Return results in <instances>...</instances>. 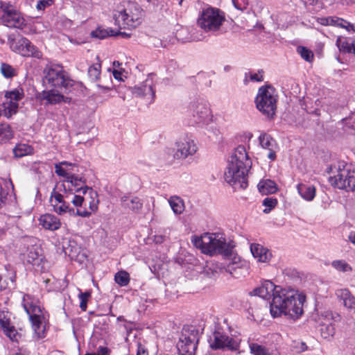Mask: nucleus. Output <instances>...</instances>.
Returning <instances> with one entry per match:
<instances>
[{"mask_svg":"<svg viewBox=\"0 0 355 355\" xmlns=\"http://www.w3.org/2000/svg\"><path fill=\"white\" fill-rule=\"evenodd\" d=\"M305 297L294 290H287L278 286L270 303V313L273 318L282 315L293 320L298 319L303 313Z\"/></svg>","mask_w":355,"mask_h":355,"instance_id":"obj_1","label":"nucleus"},{"mask_svg":"<svg viewBox=\"0 0 355 355\" xmlns=\"http://www.w3.org/2000/svg\"><path fill=\"white\" fill-rule=\"evenodd\" d=\"M252 166L244 146H239L234 150L228 162L227 170L225 172V181L237 189H245L248 184V173Z\"/></svg>","mask_w":355,"mask_h":355,"instance_id":"obj_2","label":"nucleus"},{"mask_svg":"<svg viewBox=\"0 0 355 355\" xmlns=\"http://www.w3.org/2000/svg\"><path fill=\"white\" fill-rule=\"evenodd\" d=\"M193 242L205 254L209 255L222 254L229 257L232 254L234 245L232 242L227 243L225 239L216 234H205L202 237H195Z\"/></svg>","mask_w":355,"mask_h":355,"instance_id":"obj_3","label":"nucleus"},{"mask_svg":"<svg viewBox=\"0 0 355 355\" xmlns=\"http://www.w3.org/2000/svg\"><path fill=\"white\" fill-rule=\"evenodd\" d=\"M143 10L136 2L128 1L121 9L114 10L113 19L114 24L120 29H132L142 22Z\"/></svg>","mask_w":355,"mask_h":355,"instance_id":"obj_4","label":"nucleus"},{"mask_svg":"<svg viewBox=\"0 0 355 355\" xmlns=\"http://www.w3.org/2000/svg\"><path fill=\"white\" fill-rule=\"evenodd\" d=\"M43 83L46 87L69 91L74 82L64 71L62 67L58 64L47 65L43 71Z\"/></svg>","mask_w":355,"mask_h":355,"instance_id":"obj_5","label":"nucleus"},{"mask_svg":"<svg viewBox=\"0 0 355 355\" xmlns=\"http://www.w3.org/2000/svg\"><path fill=\"white\" fill-rule=\"evenodd\" d=\"M277 98L271 86H262L259 89L255 103L257 108L269 119H273L277 109Z\"/></svg>","mask_w":355,"mask_h":355,"instance_id":"obj_6","label":"nucleus"},{"mask_svg":"<svg viewBox=\"0 0 355 355\" xmlns=\"http://www.w3.org/2000/svg\"><path fill=\"white\" fill-rule=\"evenodd\" d=\"M225 20L223 11L216 8L208 7L202 10L197 23L205 32H216L220 29Z\"/></svg>","mask_w":355,"mask_h":355,"instance_id":"obj_7","label":"nucleus"},{"mask_svg":"<svg viewBox=\"0 0 355 355\" xmlns=\"http://www.w3.org/2000/svg\"><path fill=\"white\" fill-rule=\"evenodd\" d=\"M199 341L198 330L193 327L183 328L177 344L180 355H194Z\"/></svg>","mask_w":355,"mask_h":355,"instance_id":"obj_8","label":"nucleus"},{"mask_svg":"<svg viewBox=\"0 0 355 355\" xmlns=\"http://www.w3.org/2000/svg\"><path fill=\"white\" fill-rule=\"evenodd\" d=\"M337 174L330 176V183L340 189H346L347 191H355V171H351L348 166H340L336 168Z\"/></svg>","mask_w":355,"mask_h":355,"instance_id":"obj_9","label":"nucleus"},{"mask_svg":"<svg viewBox=\"0 0 355 355\" xmlns=\"http://www.w3.org/2000/svg\"><path fill=\"white\" fill-rule=\"evenodd\" d=\"M10 49L24 57H34L40 58L42 52L37 49L27 38L19 35L15 37H8Z\"/></svg>","mask_w":355,"mask_h":355,"instance_id":"obj_10","label":"nucleus"},{"mask_svg":"<svg viewBox=\"0 0 355 355\" xmlns=\"http://www.w3.org/2000/svg\"><path fill=\"white\" fill-rule=\"evenodd\" d=\"M71 179L67 178L64 180V182L68 184L67 190H68L69 193H71V194H74L80 191H83V194H86L88 191L89 195L91 198H92V202H89V207L92 211L96 210L97 206L96 203H94V199L98 198L97 192L94 191L92 187L85 185L86 179L84 177H79L74 173H71Z\"/></svg>","mask_w":355,"mask_h":355,"instance_id":"obj_11","label":"nucleus"},{"mask_svg":"<svg viewBox=\"0 0 355 355\" xmlns=\"http://www.w3.org/2000/svg\"><path fill=\"white\" fill-rule=\"evenodd\" d=\"M209 346L213 350L227 349L236 352L239 349L240 343L226 334L216 329L213 333V338H210Z\"/></svg>","mask_w":355,"mask_h":355,"instance_id":"obj_12","label":"nucleus"},{"mask_svg":"<svg viewBox=\"0 0 355 355\" xmlns=\"http://www.w3.org/2000/svg\"><path fill=\"white\" fill-rule=\"evenodd\" d=\"M6 102L3 103L0 106V114L9 119L12 114H16L18 108V101L24 97V92L21 89H15L7 92L5 94Z\"/></svg>","mask_w":355,"mask_h":355,"instance_id":"obj_13","label":"nucleus"},{"mask_svg":"<svg viewBox=\"0 0 355 355\" xmlns=\"http://www.w3.org/2000/svg\"><path fill=\"white\" fill-rule=\"evenodd\" d=\"M3 14L1 17L2 23L10 28L23 29L26 26L25 19L21 13L15 10L12 6H2Z\"/></svg>","mask_w":355,"mask_h":355,"instance_id":"obj_14","label":"nucleus"},{"mask_svg":"<svg viewBox=\"0 0 355 355\" xmlns=\"http://www.w3.org/2000/svg\"><path fill=\"white\" fill-rule=\"evenodd\" d=\"M175 149L173 150V157L178 159H186L194 155L198 147L196 143L191 137H186L180 139L175 143Z\"/></svg>","mask_w":355,"mask_h":355,"instance_id":"obj_15","label":"nucleus"},{"mask_svg":"<svg viewBox=\"0 0 355 355\" xmlns=\"http://www.w3.org/2000/svg\"><path fill=\"white\" fill-rule=\"evenodd\" d=\"M321 318L322 320L320 329V334L324 338L327 339L335 334V327L333 322L340 321L341 317L336 312L325 311L321 313Z\"/></svg>","mask_w":355,"mask_h":355,"instance_id":"obj_16","label":"nucleus"},{"mask_svg":"<svg viewBox=\"0 0 355 355\" xmlns=\"http://www.w3.org/2000/svg\"><path fill=\"white\" fill-rule=\"evenodd\" d=\"M193 121L196 124H204L209 120L210 109L207 102L200 101L192 105Z\"/></svg>","mask_w":355,"mask_h":355,"instance_id":"obj_17","label":"nucleus"},{"mask_svg":"<svg viewBox=\"0 0 355 355\" xmlns=\"http://www.w3.org/2000/svg\"><path fill=\"white\" fill-rule=\"evenodd\" d=\"M131 92L137 97H144L149 100V103L154 102L155 92L153 88L152 80L147 78L138 85L130 88Z\"/></svg>","mask_w":355,"mask_h":355,"instance_id":"obj_18","label":"nucleus"},{"mask_svg":"<svg viewBox=\"0 0 355 355\" xmlns=\"http://www.w3.org/2000/svg\"><path fill=\"white\" fill-rule=\"evenodd\" d=\"M64 90L51 88V89L43 91L42 93V99L46 101V104L56 105L60 103H70L71 98L64 96L62 93Z\"/></svg>","mask_w":355,"mask_h":355,"instance_id":"obj_19","label":"nucleus"},{"mask_svg":"<svg viewBox=\"0 0 355 355\" xmlns=\"http://www.w3.org/2000/svg\"><path fill=\"white\" fill-rule=\"evenodd\" d=\"M259 141L261 148L268 151V158L271 161H275L277 157L276 153L278 150L275 140L269 134L263 132L259 137Z\"/></svg>","mask_w":355,"mask_h":355,"instance_id":"obj_20","label":"nucleus"},{"mask_svg":"<svg viewBox=\"0 0 355 355\" xmlns=\"http://www.w3.org/2000/svg\"><path fill=\"white\" fill-rule=\"evenodd\" d=\"M277 286H275L271 281L266 280L261 286L253 289L250 293V295L259 296L262 298H268L270 296H273L274 293L277 288Z\"/></svg>","mask_w":355,"mask_h":355,"instance_id":"obj_21","label":"nucleus"},{"mask_svg":"<svg viewBox=\"0 0 355 355\" xmlns=\"http://www.w3.org/2000/svg\"><path fill=\"white\" fill-rule=\"evenodd\" d=\"M44 257L40 247L33 245L28 248L27 262L42 270L44 268Z\"/></svg>","mask_w":355,"mask_h":355,"instance_id":"obj_22","label":"nucleus"},{"mask_svg":"<svg viewBox=\"0 0 355 355\" xmlns=\"http://www.w3.org/2000/svg\"><path fill=\"white\" fill-rule=\"evenodd\" d=\"M336 295L343 306L349 311L355 312V297L347 288L338 289Z\"/></svg>","mask_w":355,"mask_h":355,"instance_id":"obj_23","label":"nucleus"},{"mask_svg":"<svg viewBox=\"0 0 355 355\" xmlns=\"http://www.w3.org/2000/svg\"><path fill=\"white\" fill-rule=\"evenodd\" d=\"M121 204L124 209H128L134 213H139L143 208V201L137 196L124 195L121 198Z\"/></svg>","mask_w":355,"mask_h":355,"instance_id":"obj_24","label":"nucleus"},{"mask_svg":"<svg viewBox=\"0 0 355 355\" xmlns=\"http://www.w3.org/2000/svg\"><path fill=\"white\" fill-rule=\"evenodd\" d=\"M250 251L253 257L259 262L267 263L272 258L270 251L259 243H252L250 245Z\"/></svg>","mask_w":355,"mask_h":355,"instance_id":"obj_25","label":"nucleus"},{"mask_svg":"<svg viewBox=\"0 0 355 355\" xmlns=\"http://www.w3.org/2000/svg\"><path fill=\"white\" fill-rule=\"evenodd\" d=\"M40 225L43 228L51 231H55L61 226L60 219L55 216L51 214H45L42 215L39 218Z\"/></svg>","mask_w":355,"mask_h":355,"instance_id":"obj_26","label":"nucleus"},{"mask_svg":"<svg viewBox=\"0 0 355 355\" xmlns=\"http://www.w3.org/2000/svg\"><path fill=\"white\" fill-rule=\"evenodd\" d=\"M65 254L68 255L71 260H78L81 261V258L84 257L80 254V248L73 240H69L66 245L63 246Z\"/></svg>","mask_w":355,"mask_h":355,"instance_id":"obj_27","label":"nucleus"},{"mask_svg":"<svg viewBox=\"0 0 355 355\" xmlns=\"http://www.w3.org/2000/svg\"><path fill=\"white\" fill-rule=\"evenodd\" d=\"M0 327L3 331L4 334L12 341L17 342L21 335L17 332L13 325L11 324L10 320L5 317L0 319Z\"/></svg>","mask_w":355,"mask_h":355,"instance_id":"obj_28","label":"nucleus"},{"mask_svg":"<svg viewBox=\"0 0 355 355\" xmlns=\"http://www.w3.org/2000/svg\"><path fill=\"white\" fill-rule=\"evenodd\" d=\"M31 296L29 295H24L23 297L22 305L28 315L29 318L34 316H41L42 309L40 306L35 304L33 302H29Z\"/></svg>","mask_w":355,"mask_h":355,"instance_id":"obj_29","label":"nucleus"},{"mask_svg":"<svg viewBox=\"0 0 355 355\" xmlns=\"http://www.w3.org/2000/svg\"><path fill=\"white\" fill-rule=\"evenodd\" d=\"M297 189L300 196L306 201H312L315 196V187L303 183L298 184Z\"/></svg>","mask_w":355,"mask_h":355,"instance_id":"obj_30","label":"nucleus"},{"mask_svg":"<svg viewBox=\"0 0 355 355\" xmlns=\"http://www.w3.org/2000/svg\"><path fill=\"white\" fill-rule=\"evenodd\" d=\"M258 189L263 195L274 193L277 191L276 183L269 179L260 181L257 185Z\"/></svg>","mask_w":355,"mask_h":355,"instance_id":"obj_31","label":"nucleus"},{"mask_svg":"<svg viewBox=\"0 0 355 355\" xmlns=\"http://www.w3.org/2000/svg\"><path fill=\"white\" fill-rule=\"evenodd\" d=\"M168 203L175 214L180 215L183 213L184 210V202L180 197L177 196L170 197Z\"/></svg>","mask_w":355,"mask_h":355,"instance_id":"obj_32","label":"nucleus"},{"mask_svg":"<svg viewBox=\"0 0 355 355\" xmlns=\"http://www.w3.org/2000/svg\"><path fill=\"white\" fill-rule=\"evenodd\" d=\"M53 210L58 214L62 215L69 214V215H75V209L70 207L69 200H66L62 203H53Z\"/></svg>","mask_w":355,"mask_h":355,"instance_id":"obj_33","label":"nucleus"},{"mask_svg":"<svg viewBox=\"0 0 355 355\" xmlns=\"http://www.w3.org/2000/svg\"><path fill=\"white\" fill-rule=\"evenodd\" d=\"M62 186L64 187V194H61V193H57L55 191H53V192L51 193V205L53 203L60 204L66 200H70V194L67 191V186L64 184H63Z\"/></svg>","mask_w":355,"mask_h":355,"instance_id":"obj_34","label":"nucleus"},{"mask_svg":"<svg viewBox=\"0 0 355 355\" xmlns=\"http://www.w3.org/2000/svg\"><path fill=\"white\" fill-rule=\"evenodd\" d=\"M13 137V132L8 124L0 125V141L6 143Z\"/></svg>","mask_w":355,"mask_h":355,"instance_id":"obj_35","label":"nucleus"},{"mask_svg":"<svg viewBox=\"0 0 355 355\" xmlns=\"http://www.w3.org/2000/svg\"><path fill=\"white\" fill-rule=\"evenodd\" d=\"M33 148L24 144H19L17 145L13 149V153L17 157H21L31 153Z\"/></svg>","mask_w":355,"mask_h":355,"instance_id":"obj_36","label":"nucleus"},{"mask_svg":"<svg viewBox=\"0 0 355 355\" xmlns=\"http://www.w3.org/2000/svg\"><path fill=\"white\" fill-rule=\"evenodd\" d=\"M331 266L336 270L342 272H351L352 266L345 260H334L331 262Z\"/></svg>","mask_w":355,"mask_h":355,"instance_id":"obj_37","label":"nucleus"},{"mask_svg":"<svg viewBox=\"0 0 355 355\" xmlns=\"http://www.w3.org/2000/svg\"><path fill=\"white\" fill-rule=\"evenodd\" d=\"M354 43H349L346 40H343L341 37H338L336 44L338 46V49L341 52L344 53H352L353 49V44Z\"/></svg>","mask_w":355,"mask_h":355,"instance_id":"obj_38","label":"nucleus"},{"mask_svg":"<svg viewBox=\"0 0 355 355\" xmlns=\"http://www.w3.org/2000/svg\"><path fill=\"white\" fill-rule=\"evenodd\" d=\"M249 347L251 354L254 355H268L270 354L267 348L257 343H250Z\"/></svg>","mask_w":355,"mask_h":355,"instance_id":"obj_39","label":"nucleus"},{"mask_svg":"<svg viewBox=\"0 0 355 355\" xmlns=\"http://www.w3.org/2000/svg\"><path fill=\"white\" fill-rule=\"evenodd\" d=\"M115 282L121 286H125L130 282L129 274L125 271H119L114 276Z\"/></svg>","mask_w":355,"mask_h":355,"instance_id":"obj_40","label":"nucleus"},{"mask_svg":"<svg viewBox=\"0 0 355 355\" xmlns=\"http://www.w3.org/2000/svg\"><path fill=\"white\" fill-rule=\"evenodd\" d=\"M29 318L31 322L32 327L35 333L37 334L39 337H40L41 334L44 331V329L42 328L41 316H34Z\"/></svg>","mask_w":355,"mask_h":355,"instance_id":"obj_41","label":"nucleus"},{"mask_svg":"<svg viewBox=\"0 0 355 355\" xmlns=\"http://www.w3.org/2000/svg\"><path fill=\"white\" fill-rule=\"evenodd\" d=\"M101 65L100 63H95L88 69V76L92 80L96 81L99 78Z\"/></svg>","mask_w":355,"mask_h":355,"instance_id":"obj_42","label":"nucleus"},{"mask_svg":"<svg viewBox=\"0 0 355 355\" xmlns=\"http://www.w3.org/2000/svg\"><path fill=\"white\" fill-rule=\"evenodd\" d=\"M1 72L6 78H12L17 75L16 70L11 65L7 63L1 64Z\"/></svg>","mask_w":355,"mask_h":355,"instance_id":"obj_43","label":"nucleus"},{"mask_svg":"<svg viewBox=\"0 0 355 355\" xmlns=\"http://www.w3.org/2000/svg\"><path fill=\"white\" fill-rule=\"evenodd\" d=\"M297 53L307 62H311L313 59V52L305 46H300L297 49Z\"/></svg>","mask_w":355,"mask_h":355,"instance_id":"obj_44","label":"nucleus"},{"mask_svg":"<svg viewBox=\"0 0 355 355\" xmlns=\"http://www.w3.org/2000/svg\"><path fill=\"white\" fill-rule=\"evenodd\" d=\"M61 164L62 165H67V166H71L72 164L71 163H69L67 162H61L60 164H56L55 166V173L59 175V176H61V177H63L65 178V180H67V178H71V174L70 173H67L66 172V171L61 167Z\"/></svg>","mask_w":355,"mask_h":355,"instance_id":"obj_45","label":"nucleus"},{"mask_svg":"<svg viewBox=\"0 0 355 355\" xmlns=\"http://www.w3.org/2000/svg\"><path fill=\"white\" fill-rule=\"evenodd\" d=\"M91 297V293L86 291V292H80L78 295V298L80 300V308L82 311H85L87 310V302L89 298Z\"/></svg>","mask_w":355,"mask_h":355,"instance_id":"obj_46","label":"nucleus"},{"mask_svg":"<svg viewBox=\"0 0 355 355\" xmlns=\"http://www.w3.org/2000/svg\"><path fill=\"white\" fill-rule=\"evenodd\" d=\"M262 204L263 206L268 207L263 209V213L268 214L277 205V200L274 198H266L263 200Z\"/></svg>","mask_w":355,"mask_h":355,"instance_id":"obj_47","label":"nucleus"},{"mask_svg":"<svg viewBox=\"0 0 355 355\" xmlns=\"http://www.w3.org/2000/svg\"><path fill=\"white\" fill-rule=\"evenodd\" d=\"M91 35L92 37H96V38L101 39V40L105 39L107 36H110V35L112 36L111 35L110 30L107 31L106 29H101V28H97L96 30L93 31L91 33Z\"/></svg>","mask_w":355,"mask_h":355,"instance_id":"obj_48","label":"nucleus"},{"mask_svg":"<svg viewBox=\"0 0 355 355\" xmlns=\"http://www.w3.org/2000/svg\"><path fill=\"white\" fill-rule=\"evenodd\" d=\"M70 194V200L69 202H72L73 205L76 207H80L84 201V198L80 195Z\"/></svg>","mask_w":355,"mask_h":355,"instance_id":"obj_49","label":"nucleus"},{"mask_svg":"<svg viewBox=\"0 0 355 355\" xmlns=\"http://www.w3.org/2000/svg\"><path fill=\"white\" fill-rule=\"evenodd\" d=\"M344 23H347V21L336 16L330 17L329 26H335L341 28L344 27Z\"/></svg>","mask_w":355,"mask_h":355,"instance_id":"obj_50","label":"nucleus"},{"mask_svg":"<svg viewBox=\"0 0 355 355\" xmlns=\"http://www.w3.org/2000/svg\"><path fill=\"white\" fill-rule=\"evenodd\" d=\"M234 7L240 10H243L248 5V0H232Z\"/></svg>","mask_w":355,"mask_h":355,"instance_id":"obj_51","label":"nucleus"},{"mask_svg":"<svg viewBox=\"0 0 355 355\" xmlns=\"http://www.w3.org/2000/svg\"><path fill=\"white\" fill-rule=\"evenodd\" d=\"M52 0H40L37 3V9L39 10H43L46 7L51 5Z\"/></svg>","mask_w":355,"mask_h":355,"instance_id":"obj_52","label":"nucleus"},{"mask_svg":"<svg viewBox=\"0 0 355 355\" xmlns=\"http://www.w3.org/2000/svg\"><path fill=\"white\" fill-rule=\"evenodd\" d=\"M263 70L259 71L258 73H250V79L252 81L254 82H261L263 80L262 73Z\"/></svg>","mask_w":355,"mask_h":355,"instance_id":"obj_53","label":"nucleus"},{"mask_svg":"<svg viewBox=\"0 0 355 355\" xmlns=\"http://www.w3.org/2000/svg\"><path fill=\"white\" fill-rule=\"evenodd\" d=\"M111 349L107 347L99 346L97 349V354L99 355H110Z\"/></svg>","mask_w":355,"mask_h":355,"instance_id":"obj_54","label":"nucleus"},{"mask_svg":"<svg viewBox=\"0 0 355 355\" xmlns=\"http://www.w3.org/2000/svg\"><path fill=\"white\" fill-rule=\"evenodd\" d=\"M316 21L318 23L322 26H329L330 24V17H317Z\"/></svg>","mask_w":355,"mask_h":355,"instance_id":"obj_55","label":"nucleus"},{"mask_svg":"<svg viewBox=\"0 0 355 355\" xmlns=\"http://www.w3.org/2000/svg\"><path fill=\"white\" fill-rule=\"evenodd\" d=\"M91 215V212L84 210L81 211L78 209H75V215L74 216H80L82 217H89Z\"/></svg>","mask_w":355,"mask_h":355,"instance_id":"obj_56","label":"nucleus"},{"mask_svg":"<svg viewBox=\"0 0 355 355\" xmlns=\"http://www.w3.org/2000/svg\"><path fill=\"white\" fill-rule=\"evenodd\" d=\"M137 355H148V352L141 343H138Z\"/></svg>","mask_w":355,"mask_h":355,"instance_id":"obj_57","label":"nucleus"},{"mask_svg":"<svg viewBox=\"0 0 355 355\" xmlns=\"http://www.w3.org/2000/svg\"><path fill=\"white\" fill-rule=\"evenodd\" d=\"M110 32H111V35L112 36H116V35H121L123 37H128L130 36L129 34H127L125 32H121V31H115L112 29H110Z\"/></svg>","mask_w":355,"mask_h":355,"instance_id":"obj_58","label":"nucleus"},{"mask_svg":"<svg viewBox=\"0 0 355 355\" xmlns=\"http://www.w3.org/2000/svg\"><path fill=\"white\" fill-rule=\"evenodd\" d=\"M96 87L102 90L101 93H105L112 89V86L110 85L103 86L101 85L98 84L96 85Z\"/></svg>","mask_w":355,"mask_h":355,"instance_id":"obj_59","label":"nucleus"},{"mask_svg":"<svg viewBox=\"0 0 355 355\" xmlns=\"http://www.w3.org/2000/svg\"><path fill=\"white\" fill-rule=\"evenodd\" d=\"M227 271H228L231 275H232L233 277H236L237 271L236 268L234 266V264L232 266H229Z\"/></svg>","mask_w":355,"mask_h":355,"instance_id":"obj_60","label":"nucleus"},{"mask_svg":"<svg viewBox=\"0 0 355 355\" xmlns=\"http://www.w3.org/2000/svg\"><path fill=\"white\" fill-rule=\"evenodd\" d=\"M343 28H345L347 31H354V26L353 24H350L347 21V23H344V27Z\"/></svg>","mask_w":355,"mask_h":355,"instance_id":"obj_61","label":"nucleus"},{"mask_svg":"<svg viewBox=\"0 0 355 355\" xmlns=\"http://www.w3.org/2000/svg\"><path fill=\"white\" fill-rule=\"evenodd\" d=\"M5 198V194H4V191H3V189L2 188V186H1V184L0 183V207H1L3 202V199Z\"/></svg>","mask_w":355,"mask_h":355,"instance_id":"obj_62","label":"nucleus"},{"mask_svg":"<svg viewBox=\"0 0 355 355\" xmlns=\"http://www.w3.org/2000/svg\"><path fill=\"white\" fill-rule=\"evenodd\" d=\"M113 76L115 79L121 80V73L117 70L113 71Z\"/></svg>","mask_w":355,"mask_h":355,"instance_id":"obj_63","label":"nucleus"},{"mask_svg":"<svg viewBox=\"0 0 355 355\" xmlns=\"http://www.w3.org/2000/svg\"><path fill=\"white\" fill-rule=\"evenodd\" d=\"M349 241L355 245V232H350L349 236H348Z\"/></svg>","mask_w":355,"mask_h":355,"instance_id":"obj_64","label":"nucleus"}]
</instances>
